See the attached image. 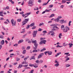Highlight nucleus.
Instances as JSON below:
<instances>
[{
	"mask_svg": "<svg viewBox=\"0 0 73 73\" xmlns=\"http://www.w3.org/2000/svg\"><path fill=\"white\" fill-rule=\"evenodd\" d=\"M29 18H27V19H25L22 22V23H23V25H25L27 23H28V21H29Z\"/></svg>",
	"mask_w": 73,
	"mask_h": 73,
	"instance_id": "nucleus-1",
	"label": "nucleus"
},
{
	"mask_svg": "<svg viewBox=\"0 0 73 73\" xmlns=\"http://www.w3.org/2000/svg\"><path fill=\"white\" fill-rule=\"evenodd\" d=\"M54 63L56 64L54 65V66L56 67H58L59 66V63H59V62L58 61L56 60H55Z\"/></svg>",
	"mask_w": 73,
	"mask_h": 73,
	"instance_id": "nucleus-2",
	"label": "nucleus"
},
{
	"mask_svg": "<svg viewBox=\"0 0 73 73\" xmlns=\"http://www.w3.org/2000/svg\"><path fill=\"white\" fill-rule=\"evenodd\" d=\"M66 27H65L63 30V31L64 32H68V29H67V28L68 29V30L69 31L70 30V29L68 27H67L66 26Z\"/></svg>",
	"mask_w": 73,
	"mask_h": 73,
	"instance_id": "nucleus-3",
	"label": "nucleus"
},
{
	"mask_svg": "<svg viewBox=\"0 0 73 73\" xmlns=\"http://www.w3.org/2000/svg\"><path fill=\"white\" fill-rule=\"evenodd\" d=\"M44 54L43 53H40L38 56V57L37 58L38 59H39V58H42V57L44 56Z\"/></svg>",
	"mask_w": 73,
	"mask_h": 73,
	"instance_id": "nucleus-4",
	"label": "nucleus"
},
{
	"mask_svg": "<svg viewBox=\"0 0 73 73\" xmlns=\"http://www.w3.org/2000/svg\"><path fill=\"white\" fill-rule=\"evenodd\" d=\"M44 54L43 53H40L38 56V57L37 58L38 59H39V58H42V57L44 56Z\"/></svg>",
	"mask_w": 73,
	"mask_h": 73,
	"instance_id": "nucleus-5",
	"label": "nucleus"
},
{
	"mask_svg": "<svg viewBox=\"0 0 73 73\" xmlns=\"http://www.w3.org/2000/svg\"><path fill=\"white\" fill-rule=\"evenodd\" d=\"M14 22V20L12 19L11 21V23L12 24V26H16V21H15Z\"/></svg>",
	"mask_w": 73,
	"mask_h": 73,
	"instance_id": "nucleus-6",
	"label": "nucleus"
},
{
	"mask_svg": "<svg viewBox=\"0 0 73 73\" xmlns=\"http://www.w3.org/2000/svg\"><path fill=\"white\" fill-rule=\"evenodd\" d=\"M37 33V31H34L33 33V37H35L36 36V35Z\"/></svg>",
	"mask_w": 73,
	"mask_h": 73,
	"instance_id": "nucleus-7",
	"label": "nucleus"
},
{
	"mask_svg": "<svg viewBox=\"0 0 73 73\" xmlns=\"http://www.w3.org/2000/svg\"><path fill=\"white\" fill-rule=\"evenodd\" d=\"M66 22V21H64V20L62 19L60 20L59 22V23H60V24H62L63 23H65Z\"/></svg>",
	"mask_w": 73,
	"mask_h": 73,
	"instance_id": "nucleus-8",
	"label": "nucleus"
},
{
	"mask_svg": "<svg viewBox=\"0 0 73 73\" xmlns=\"http://www.w3.org/2000/svg\"><path fill=\"white\" fill-rule=\"evenodd\" d=\"M34 45L35 47H33V49H37V46H38V44H37V43H35L34 44Z\"/></svg>",
	"mask_w": 73,
	"mask_h": 73,
	"instance_id": "nucleus-9",
	"label": "nucleus"
},
{
	"mask_svg": "<svg viewBox=\"0 0 73 73\" xmlns=\"http://www.w3.org/2000/svg\"><path fill=\"white\" fill-rule=\"evenodd\" d=\"M31 14V13H26L25 14V15L26 16L24 18L25 19L26 17H28L29 16V15Z\"/></svg>",
	"mask_w": 73,
	"mask_h": 73,
	"instance_id": "nucleus-10",
	"label": "nucleus"
},
{
	"mask_svg": "<svg viewBox=\"0 0 73 73\" xmlns=\"http://www.w3.org/2000/svg\"><path fill=\"white\" fill-rule=\"evenodd\" d=\"M47 54L49 56H50L52 54V52L51 51H47Z\"/></svg>",
	"mask_w": 73,
	"mask_h": 73,
	"instance_id": "nucleus-11",
	"label": "nucleus"
},
{
	"mask_svg": "<svg viewBox=\"0 0 73 73\" xmlns=\"http://www.w3.org/2000/svg\"><path fill=\"white\" fill-rule=\"evenodd\" d=\"M1 45H3L4 44V40H3L1 42Z\"/></svg>",
	"mask_w": 73,
	"mask_h": 73,
	"instance_id": "nucleus-12",
	"label": "nucleus"
},
{
	"mask_svg": "<svg viewBox=\"0 0 73 73\" xmlns=\"http://www.w3.org/2000/svg\"><path fill=\"white\" fill-rule=\"evenodd\" d=\"M24 41V40H19L18 42V44H20V43H21V42H23Z\"/></svg>",
	"mask_w": 73,
	"mask_h": 73,
	"instance_id": "nucleus-13",
	"label": "nucleus"
},
{
	"mask_svg": "<svg viewBox=\"0 0 73 73\" xmlns=\"http://www.w3.org/2000/svg\"><path fill=\"white\" fill-rule=\"evenodd\" d=\"M65 28L64 25H62L61 26V29H62V30H63Z\"/></svg>",
	"mask_w": 73,
	"mask_h": 73,
	"instance_id": "nucleus-14",
	"label": "nucleus"
},
{
	"mask_svg": "<svg viewBox=\"0 0 73 73\" xmlns=\"http://www.w3.org/2000/svg\"><path fill=\"white\" fill-rule=\"evenodd\" d=\"M30 26L32 27H33V26H35V23H31L30 25Z\"/></svg>",
	"mask_w": 73,
	"mask_h": 73,
	"instance_id": "nucleus-15",
	"label": "nucleus"
},
{
	"mask_svg": "<svg viewBox=\"0 0 73 73\" xmlns=\"http://www.w3.org/2000/svg\"><path fill=\"white\" fill-rule=\"evenodd\" d=\"M68 45H69V48H71V47H72V46L73 45V44L72 43H69L68 44Z\"/></svg>",
	"mask_w": 73,
	"mask_h": 73,
	"instance_id": "nucleus-16",
	"label": "nucleus"
},
{
	"mask_svg": "<svg viewBox=\"0 0 73 73\" xmlns=\"http://www.w3.org/2000/svg\"><path fill=\"white\" fill-rule=\"evenodd\" d=\"M28 64V62H27L26 61L22 62V65L24 64Z\"/></svg>",
	"mask_w": 73,
	"mask_h": 73,
	"instance_id": "nucleus-17",
	"label": "nucleus"
},
{
	"mask_svg": "<svg viewBox=\"0 0 73 73\" xmlns=\"http://www.w3.org/2000/svg\"><path fill=\"white\" fill-rule=\"evenodd\" d=\"M60 54H61V52H60L59 53H58L56 54V55H55V57H57L58 56H59Z\"/></svg>",
	"mask_w": 73,
	"mask_h": 73,
	"instance_id": "nucleus-18",
	"label": "nucleus"
},
{
	"mask_svg": "<svg viewBox=\"0 0 73 73\" xmlns=\"http://www.w3.org/2000/svg\"><path fill=\"white\" fill-rule=\"evenodd\" d=\"M3 11H0V16H3V14H1V13H3Z\"/></svg>",
	"mask_w": 73,
	"mask_h": 73,
	"instance_id": "nucleus-19",
	"label": "nucleus"
},
{
	"mask_svg": "<svg viewBox=\"0 0 73 73\" xmlns=\"http://www.w3.org/2000/svg\"><path fill=\"white\" fill-rule=\"evenodd\" d=\"M23 66L21 64H19V66L18 67V69H19V68H22V67Z\"/></svg>",
	"mask_w": 73,
	"mask_h": 73,
	"instance_id": "nucleus-20",
	"label": "nucleus"
},
{
	"mask_svg": "<svg viewBox=\"0 0 73 73\" xmlns=\"http://www.w3.org/2000/svg\"><path fill=\"white\" fill-rule=\"evenodd\" d=\"M42 41L43 44H45V42H46V40H42Z\"/></svg>",
	"mask_w": 73,
	"mask_h": 73,
	"instance_id": "nucleus-21",
	"label": "nucleus"
},
{
	"mask_svg": "<svg viewBox=\"0 0 73 73\" xmlns=\"http://www.w3.org/2000/svg\"><path fill=\"white\" fill-rule=\"evenodd\" d=\"M35 56H33L30 59V60H35Z\"/></svg>",
	"mask_w": 73,
	"mask_h": 73,
	"instance_id": "nucleus-22",
	"label": "nucleus"
},
{
	"mask_svg": "<svg viewBox=\"0 0 73 73\" xmlns=\"http://www.w3.org/2000/svg\"><path fill=\"white\" fill-rule=\"evenodd\" d=\"M32 42L33 43H34L35 44L36 43H37V41H36V40H35V41L34 40H33L32 41Z\"/></svg>",
	"mask_w": 73,
	"mask_h": 73,
	"instance_id": "nucleus-23",
	"label": "nucleus"
},
{
	"mask_svg": "<svg viewBox=\"0 0 73 73\" xmlns=\"http://www.w3.org/2000/svg\"><path fill=\"white\" fill-rule=\"evenodd\" d=\"M61 36H62V34L61 33H60L59 35V38H61Z\"/></svg>",
	"mask_w": 73,
	"mask_h": 73,
	"instance_id": "nucleus-24",
	"label": "nucleus"
},
{
	"mask_svg": "<svg viewBox=\"0 0 73 73\" xmlns=\"http://www.w3.org/2000/svg\"><path fill=\"white\" fill-rule=\"evenodd\" d=\"M53 16H54V14H52L50 15V17H53Z\"/></svg>",
	"mask_w": 73,
	"mask_h": 73,
	"instance_id": "nucleus-25",
	"label": "nucleus"
},
{
	"mask_svg": "<svg viewBox=\"0 0 73 73\" xmlns=\"http://www.w3.org/2000/svg\"><path fill=\"white\" fill-rule=\"evenodd\" d=\"M23 54H25L26 53V50H24L23 52Z\"/></svg>",
	"mask_w": 73,
	"mask_h": 73,
	"instance_id": "nucleus-26",
	"label": "nucleus"
},
{
	"mask_svg": "<svg viewBox=\"0 0 73 73\" xmlns=\"http://www.w3.org/2000/svg\"><path fill=\"white\" fill-rule=\"evenodd\" d=\"M66 67H69L70 66V65L69 64H66Z\"/></svg>",
	"mask_w": 73,
	"mask_h": 73,
	"instance_id": "nucleus-27",
	"label": "nucleus"
},
{
	"mask_svg": "<svg viewBox=\"0 0 73 73\" xmlns=\"http://www.w3.org/2000/svg\"><path fill=\"white\" fill-rule=\"evenodd\" d=\"M42 62H43V60H41L39 61V64H41L42 63Z\"/></svg>",
	"mask_w": 73,
	"mask_h": 73,
	"instance_id": "nucleus-28",
	"label": "nucleus"
},
{
	"mask_svg": "<svg viewBox=\"0 0 73 73\" xmlns=\"http://www.w3.org/2000/svg\"><path fill=\"white\" fill-rule=\"evenodd\" d=\"M66 2V1L65 0H62V4H64V3H65Z\"/></svg>",
	"mask_w": 73,
	"mask_h": 73,
	"instance_id": "nucleus-29",
	"label": "nucleus"
},
{
	"mask_svg": "<svg viewBox=\"0 0 73 73\" xmlns=\"http://www.w3.org/2000/svg\"><path fill=\"white\" fill-rule=\"evenodd\" d=\"M33 52L34 53H35V52H37V50L36 49L34 50L33 51Z\"/></svg>",
	"mask_w": 73,
	"mask_h": 73,
	"instance_id": "nucleus-30",
	"label": "nucleus"
},
{
	"mask_svg": "<svg viewBox=\"0 0 73 73\" xmlns=\"http://www.w3.org/2000/svg\"><path fill=\"white\" fill-rule=\"evenodd\" d=\"M33 3L32 1L31 0H30L29 3V4H31Z\"/></svg>",
	"mask_w": 73,
	"mask_h": 73,
	"instance_id": "nucleus-31",
	"label": "nucleus"
},
{
	"mask_svg": "<svg viewBox=\"0 0 73 73\" xmlns=\"http://www.w3.org/2000/svg\"><path fill=\"white\" fill-rule=\"evenodd\" d=\"M50 27H54V26H56V24H51L50 25Z\"/></svg>",
	"mask_w": 73,
	"mask_h": 73,
	"instance_id": "nucleus-32",
	"label": "nucleus"
},
{
	"mask_svg": "<svg viewBox=\"0 0 73 73\" xmlns=\"http://www.w3.org/2000/svg\"><path fill=\"white\" fill-rule=\"evenodd\" d=\"M46 50V49L45 48H43V49H42L40 50V52H43V51H44V50Z\"/></svg>",
	"mask_w": 73,
	"mask_h": 73,
	"instance_id": "nucleus-33",
	"label": "nucleus"
},
{
	"mask_svg": "<svg viewBox=\"0 0 73 73\" xmlns=\"http://www.w3.org/2000/svg\"><path fill=\"white\" fill-rule=\"evenodd\" d=\"M55 34V33H54V31H53L52 33L51 34V35L53 36Z\"/></svg>",
	"mask_w": 73,
	"mask_h": 73,
	"instance_id": "nucleus-34",
	"label": "nucleus"
},
{
	"mask_svg": "<svg viewBox=\"0 0 73 73\" xmlns=\"http://www.w3.org/2000/svg\"><path fill=\"white\" fill-rule=\"evenodd\" d=\"M53 7V5H49V8H52Z\"/></svg>",
	"mask_w": 73,
	"mask_h": 73,
	"instance_id": "nucleus-35",
	"label": "nucleus"
},
{
	"mask_svg": "<svg viewBox=\"0 0 73 73\" xmlns=\"http://www.w3.org/2000/svg\"><path fill=\"white\" fill-rule=\"evenodd\" d=\"M29 66H31L32 67L33 66H34V64H30L29 65Z\"/></svg>",
	"mask_w": 73,
	"mask_h": 73,
	"instance_id": "nucleus-36",
	"label": "nucleus"
},
{
	"mask_svg": "<svg viewBox=\"0 0 73 73\" xmlns=\"http://www.w3.org/2000/svg\"><path fill=\"white\" fill-rule=\"evenodd\" d=\"M4 36L3 35H0V38H3Z\"/></svg>",
	"mask_w": 73,
	"mask_h": 73,
	"instance_id": "nucleus-37",
	"label": "nucleus"
},
{
	"mask_svg": "<svg viewBox=\"0 0 73 73\" xmlns=\"http://www.w3.org/2000/svg\"><path fill=\"white\" fill-rule=\"evenodd\" d=\"M72 23V21H70L69 22V23H68V25L69 26H70L71 25L70 24V23Z\"/></svg>",
	"mask_w": 73,
	"mask_h": 73,
	"instance_id": "nucleus-38",
	"label": "nucleus"
},
{
	"mask_svg": "<svg viewBox=\"0 0 73 73\" xmlns=\"http://www.w3.org/2000/svg\"><path fill=\"white\" fill-rule=\"evenodd\" d=\"M30 48H31L30 46H28L27 47V50H29Z\"/></svg>",
	"mask_w": 73,
	"mask_h": 73,
	"instance_id": "nucleus-39",
	"label": "nucleus"
},
{
	"mask_svg": "<svg viewBox=\"0 0 73 73\" xmlns=\"http://www.w3.org/2000/svg\"><path fill=\"white\" fill-rule=\"evenodd\" d=\"M20 60V58H16V60H17V61H19V60Z\"/></svg>",
	"mask_w": 73,
	"mask_h": 73,
	"instance_id": "nucleus-40",
	"label": "nucleus"
},
{
	"mask_svg": "<svg viewBox=\"0 0 73 73\" xmlns=\"http://www.w3.org/2000/svg\"><path fill=\"white\" fill-rule=\"evenodd\" d=\"M34 71V70H32L30 72H29V73H33Z\"/></svg>",
	"mask_w": 73,
	"mask_h": 73,
	"instance_id": "nucleus-41",
	"label": "nucleus"
},
{
	"mask_svg": "<svg viewBox=\"0 0 73 73\" xmlns=\"http://www.w3.org/2000/svg\"><path fill=\"white\" fill-rule=\"evenodd\" d=\"M68 60H69V58H67L66 59V60H65V61L66 62V61H68Z\"/></svg>",
	"mask_w": 73,
	"mask_h": 73,
	"instance_id": "nucleus-42",
	"label": "nucleus"
},
{
	"mask_svg": "<svg viewBox=\"0 0 73 73\" xmlns=\"http://www.w3.org/2000/svg\"><path fill=\"white\" fill-rule=\"evenodd\" d=\"M14 46H18V44H16L13 45Z\"/></svg>",
	"mask_w": 73,
	"mask_h": 73,
	"instance_id": "nucleus-43",
	"label": "nucleus"
},
{
	"mask_svg": "<svg viewBox=\"0 0 73 73\" xmlns=\"http://www.w3.org/2000/svg\"><path fill=\"white\" fill-rule=\"evenodd\" d=\"M30 26V25H27L26 27V29H28V28H29V27Z\"/></svg>",
	"mask_w": 73,
	"mask_h": 73,
	"instance_id": "nucleus-44",
	"label": "nucleus"
},
{
	"mask_svg": "<svg viewBox=\"0 0 73 73\" xmlns=\"http://www.w3.org/2000/svg\"><path fill=\"white\" fill-rule=\"evenodd\" d=\"M53 32V31H50L48 33V34L50 35V34L52 33Z\"/></svg>",
	"mask_w": 73,
	"mask_h": 73,
	"instance_id": "nucleus-45",
	"label": "nucleus"
},
{
	"mask_svg": "<svg viewBox=\"0 0 73 73\" xmlns=\"http://www.w3.org/2000/svg\"><path fill=\"white\" fill-rule=\"evenodd\" d=\"M43 33H47V32H46V31H43L42 32Z\"/></svg>",
	"mask_w": 73,
	"mask_h": 73,
	"instance_id": "nucleus-46",
	"label": "nucleus"
},
{
	"mask_svg": "<svg viewBox=\"0 0 73 73\" xmlns=\"http://www.w3.org/2000/svg\"><path fill=\"white\" fill-rule=\"evenodd\" d=\"M22 16H23V17H26V15H25V14L24 15V14H23L22 15Z\"/></svg>",
	"mask_w": 73,
	"mask_h": 73,
	"instance_id": "nucleus-47",
	"label": "nucleus"
},
{
	"mask_svg": "<svg viewBox=\"0 0 73 73\" xmlns=\"http://www.w3.org/2000/svg\"><path fill=\"white\" fill-rule=\"evenodd\" d=\"M21 21V19H18L17 20V22H20V21Z\"/></svg>",
	"mask_w": 73,
	"mask_h": 73,
	"instance_id": "nucleus-48",
	"label": "nucleus"
},
{
	"mask_svg": "<svg viewBox=\"0 0 73 73\" xmlns=\"http://www.w3.org/2000/svg\"><path fill=\"white\" fill-rule=\"evenodd\" d=\"M45 39V38H40V41H41V40H44Z\"/></svg>",
	"mask_w": 73,
	"mask_h": 73,
	"instance_id": "nucleus-49",
	"label": "nucleus"
},
{
	"mask_svg": "<svg viewBox=\"0 0 73 73\" xmlns=\"http://www.w3.org/2000/svg\"><path fill=\"white\" fill-rule=\"evenodd\" d=\"M63 45L64 46H66V45H67V44H65V43H64L63 44Z\"/></svg>",
	"mask_w": 73,
	"mask_h": 73,
	"instance_id": "nucleus-50",
	"label": "nucleus"
},
{
	"mask_svg": "<svg viewBox=\"0 0 73 73\" xmlns=\"http://www.w3.org/2000/svg\"><path fill=\"white\" fill-rule=\"evenodd\" d=\"M44 25V23L40 24L39 25V26H41V25Z\"/></svg>",
	"mask_w": 73,
	"mask_h": 73,
	"instance_id": "nucleus-51",
	"label": "nucleus"
},
{
	"mask_svg": "<svg viewBox=\"0 0 73 73\" xmlns=\"http://www.w3.org/2000/svg\"><path fill=\"white\" fill-rule=\"evenodd\" d=\"M64 7V6L63 5H62L60 6V8H63Z\"/></svg>",
	"mask_w": 73,
	"mask_h": 73,
	"instance_id": "nucleus-52",
	"label": "nucleus"
},
{
	"mask_svg": "<svg viewBox=\"0 0 73 73\" xmlns=\"http://www.w3.org/2000/svg\"><path fill=\"white\" fill-rule=\"evenodd\" d=\"M61 18H62V17L61 16H59L58 17V18L59 19H61Z\"/></svg>",
	"mask_w": 73,
	"mask_h": 73,
	"instance_id": "nucleus-53",
	"label": "nucleus"
},
{
	"mask_svg": "<svg viewBox=\"0 0 73 73\" xmlns=\"http://www.w3.org/2000/svg\"><path fill=\"white\" fill-rule=\"evenodd\" d=\"M56 19L57 20V22H58L59 21H60V19H59L58 18H56Z\"/></svg>",
	"mask_w": 73,
	"mask_h": 73,
	"instance_id": "nucleus-54",
	"label": "nucleus"
},
{
	"mask_svg": "<svg viewBox=\"0 0 73 73\" xmlns=\"http://www.w3.org/2000/svg\"><path fill=\"white\" fill-rule=\"evenodd\" d=\"M27 36V34H25L23 36V38H25V36Z\"/></svg>",
	"mask_w": 73,
	"mask_h": 73,
	"instance_id": "nucleus-55",
	"label": "nucleus"
},
{
	"mask_svg": "<svg viewBox=\"0 0 73 73\" xmlns=\"http://www.w3.org/2000/svg\"><path fill=\"white\" fill-rule=\"evenodd\" d=\"M36 28V27L35 26H34V27H33V28H32V29H35V28Z\"/></svg>",
	"mask_w": 73,
	"mask_h": 73,
	"instance_id": "nucleus-56",
	"label": "nucleus"
},
{
	"mask_svg": "<svg viewBox=\"0 0 73 73\" xmlns=\"http://www.w3.org/2000/svg\"><path fill=\"white\" fill-rule=\"evenodd\" d=\"M28 66V64H27L26 65H24L23 66H24V67H27Z\"/></svg>",
	"mask_w": 73,
	"mask_h": 73,
	"instance_id": "nucleus-57",
	"label": "nucleus"
},
{
	"mask_svg": "<svg viewBox=\"0 0 73 73\" xmlns=\"http://www.w3.org/2000/svg\"><path fill=\"white\" fill-rule=\"evenodd\" d=\"M31 68L29 67H25V69H30Z\"/></svg>",
	"mask_w": 73,
	"mask_h": 73,
	"instance_id": "nucleus-58",
	"label": "nucleus"
},
{
	"mask_svg": "<svg viewBox=\"0 0 73 73\" xmlns=\"http://www.w3.org/2000/svg\"><path fill=\"white\" fill-rule=\"evenodd\" d=\"M9 57L8 58H7L6 59L7 61H8V60H9Z\"/></svg>",
	"mask_w": 73,
	"mask_h": 73,
	"instance_id": "nucleus-59",
	"label": "nucleus"
},
{
	"mask_svg": "<svg viewBox=\"0 0 73 73\" xmlns=\"http://www.w3.org/2000/svg\"><path fill=\"white\" fill-rule=\"evenodd\" d=\"M35 62H36V63H39V62H38V60H36Z\"/></svg>",
	"mask_w": 73,
	"mask_h": 73,
	"instance_id": "nucleus-60",
	"label": "nucleus"
},
{
	"mask_svg": "<svg viewBox=\"0 0 73 73\" xmlns=\"http://www.w3.org/2000/svg\"><path fill=\"white\" fill-rule=\"evenodd\" d=\"M6 9H9V6H7L6 7Z\"/></svg>",
	"mask_w": 73,
	"mask_h": 73,
	"instance_id": "nucleus-61",
	"label": "nucleus"
},
{
	"mask_svg": "<svg viewBox=\"0 0 73 73\" xmlns=\"http://www.w3.org/2000/svg\"><path fill=\"white\" fill-rule=\"evenodd\" d=\"M20 14H21V15H23V14H24V12L23 11H22L20 13Z\"/></svg>",
	"mask_w": 73,
	"mask_h": 73,
	"instance_id": "nucleus-62",
	"label": "nucleus"
},
{
	"mask_svg": "<svg viewBox=\"0 0 73 73\" xmlns=\"http://www.w3.org/2000/svg\"><path fill=\"white\" fill-rule=\"evenodd\" d=\"M45 11L46 12H50V10H48V9H46Z\"/></svg>",
	"mask_w": 73,
	"mask_h": 73,
	"instance_id": "nucleus-63",
	"label": "nucleus"
},
{
	"mask_svg": "<svg viewBox=\"0 0 73 73\" xmlns=\"http://www.w3.org/2000/svg\"><path fill=\"white\" fill-rule=\"evenodd\" d=\"M17 71L16 70H14V73H17Z\"/></svg>",
	"mask_w": 73,
	"mask_h": 73,
	"instance_id": "nucleus-64",
	"label": "nucleus"
}]
</instances>
